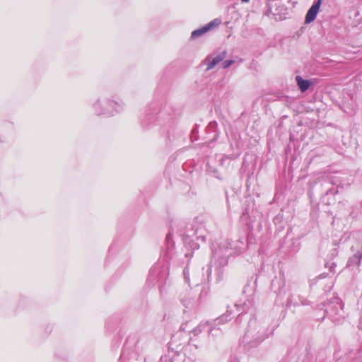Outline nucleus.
Returning a JSON list of instances; mask_svg holds the SVG:
<instances>
[{
	"instance_id": "nucleus-3",
	"label": "nucleus",
	"mask_w": 362,
	"mask_h": 362,
	"mask_svg": "<svg viewBox=\"0 0 362 362\" xmlns=\"http://www.w3.org/2000/svg\"><path fill=\"white\" fill-rule=\"evenodd\" d=\"M226 57V52H223L215 57H208L206 59V62L207 64V70L211 69L214 68L217 64L223 60Z\"/></svg>"
},
{
	"instance_id": "nucleus-4",
	"label": "nucleus",
	"mask_w": 362,
	"mask_h": 362,
	"mask_svg": "<svg viewBox=\"0 0 362 362\" xmlns=\"http://www.w3.org/2000/svg\"><path fill=\"white\" fill-rule=\"evenodd\" d=\"M296 82L300 90L302 92L306 91L310 86L311 82L308 80H305L302 78L300 76H297L296 77Z\"/></svg>"
},
{
	"instance_id": "nucleus-2",
	"label": "nucleus",
	"mask_w": 362,
	"mask_h": 362,
	"mask_svg": "<svg viewBox=\"0 0 362 362\" xmlns=\"http://www.w3.org/2000/svg\"><path fill=\"white\" fill-rule=\"evenodd\" d=\"M321 4H322V0H317L309 8V10L308 11L306 16H305V23H310L315 19L317 14L318 13L319 11H320Z\"/></svg>"
},
{
	"instance_id": "nucleus-5",
	"label": "nucleus",
	"mask_w": 362,
	"mask_h": 362,
	"mask_svg": "<svg viewBox=\"0 0 362 362\" xmlns=\"http://www.w3.org/2000/svg\"><path fill=\"white\" fill-rule=\"evenodd\" d=\"M233 63H234V61H233V60H226V61L223 62V68H228V66L232 65Z\"/></svg>"
},
{
	"instance_id": "nucleus-6",
	"label": "nucleus",
	"mask_w": 362,
	"mask_h": 362,
	"mask_svg": "<svg viewBox=\"0 0 362 362\" xmlns=\"http://www.w3.org/2000/svg\"><path fill=\"white\" fill-rule=\"evenodd\" d=\"M243 2H247L249 0H241Z\"/></svg>"
},
{
	"instance_id": "nucleus-1",
	"label": "nucleus",
	"mask_w": 362,
	"mask_h": 362,
	"mask_svg": "<svg viewBox=\"0 0 362 362\" xmlns=\"http://www.w3.org/2000/svg\"><path fill=\"white\" fill-rule=\"evenodd\" d=\"M220 24H221L220 19H218V18L214 19L212 21H211L210 23H209L207 25L202 27V28L194 30L192 33V38L198 37L202 35L203 34L206 33L209 30H211L212 28L217 27Z\"/></svg>"
}]
</instances>
